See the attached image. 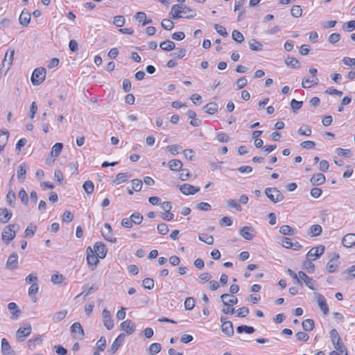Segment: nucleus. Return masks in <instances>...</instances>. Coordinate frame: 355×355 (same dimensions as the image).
<instances>
[{"label":"nucleus","mask_w":355,"mask_h":355,"mask_svg":"<svg viewBox=\"0 0 355 355\" xmlns=\"http://www.w3.org/2000/svg\"><path fill=\"white\" fill-rule=\"evenodd\" d=\"M19 226L17 224H10L6 226L2 232V240L6 243H9L16 236V231Z\"/></svg>","instance_id":"1"},{"label":"nucleus","mask_w":355,"mask_h":355,"mask_svg":"<svg viewBox=\"0 0 355 355\" xmlns=\"http://www.w3.org/2000/svg\"><path fill=\"white\" fill-rule=\"evenodd\" d=\"M329 335L331 343L336 350L340 352H345V349H347L344 343L342 342L341 338L336 329H331L329 332Z\"/></svg>","instance_id":"2"},{"label":"nucleus","mask_w":355,"mask_h":355,"mask_svg":"<svg viewBox=\"0 0 355 355\" xmlns=\"http://www.w3.org/2000/svg\"><path fill=\"white\" fill-rule=\"evenodd\" d=\"M265 194L274 203L284 200V196L276 187H268L265 189Z\"/></svg>","instance_id":"3"},{"label":"nucleus","mask_w":355,"mask_h":355,"mask_svg":"<svg viewBox=\"0 0 355 355\" xmlns=\"http://www.w3.org/2000/svg\"><path fill=\"white\" fill-rule=\"evenodd\" d=\"M46 69L39 67L35 69L31 76V83L33 85H39L45 80Z\"/></svg>","instance_id":"4"},{"label":"nucleus","mask_w":355,"mask_h":355,"mask_svg":"<svg viewBox=\"0 0 355 355\" xmlns=\"http://www.w3.org/2000/svg\"><path fill=\"white\" fill-rule=\"evenodd\" d=\"M86 252L87 264L91 268V270H94L99 262V258L97 257V255L94 254V250L91 247H88L87 248Z\"/></svg>","instance_id":"5"},{"label":"nucleus","mask_w":355,"mask_h":355,"mask_svg":"<svg viewBox=\"0 0 355 355\" xmlns=\"http://www.w3.org/2000/svg\"><path fill=\"white\" fill-rule=\"evenodd\" d=\"M31 325L29 323L24 324L23 327L19 328L16 332V337L19 341L24 340V338L29 336L31 333Z\"/></svg>","instance_id":"6"},{"label":"nucleus","mask_w":355,"mask_h":355,"mask_svg":"<svg viewBox=\"0 0 355 355\" xmlns=\"http://www.w3.org/2000/svg\"><path fill=\"white\" fill-rule=\"evenodd\" d=\"M324 246L320 245L316 248H311L306 254V258L309 260H315L319 258L324 252Z\"/></svg>","instance_id":"7"},{"label":"nucleus","mask_w":355,"mask_h":355,"mask_svg":"<svg viewBox=\"0 0 355 355\" xmlns=\"http://www.w3.org/2000/svg\"><path fill=\"white\" fill-rule=\"evenodd\" d=\"M300 280L304 282L305 285L309 287L310 289L315 291L316 290L315 285L316 282L311 277H309L305 272L303 271H300L298 272Z\"/></svg>","instance_id":"8"},{"label":"nucleus","mask_w":355,"mask_h":355,"mask_svg":"<svg viewBox=\"0 0 355 355\" xmlns=\"http://www.w3.org/2000/svg\"><path fill=\"white\" fill-rule=\"evenodd\" d=\"M102 316L104 326L107 330L112 329L114 327V322L111 318L110 311H108L107 309H104L102 312Z\"/></svg>","instance_id":"9"},{"label":"nucleus","mask_w":355,"mask_h":355,"mask_svg":"<svg viewBox=\"0 0 355 355\" xmlns=\"http://www.w3.org/2000/svg\"><path fill=\"white\" fill-rule=\"evenodd\" d=\"M180 191L184 195H194L200 191V187H194L189 184H184L180 186Z\"/></svg>","instance_id":"10"},{"label":"nucleus","mask_w":355,"mask_h":355,"mask_svg":"<svg viewBox=\"0 0 355 355\" xmlns=\"http://www.w3.org/2000/svg\"><path fill=\"white\" fill-rule=\"evenodd\" d=\"M71 331L73 336L76 338L83 339L84 337V331L80 323L76 322L71 327Z\"/></svg>","instance_id":"11"},{"label":"nucleus","mask_w":355,"mask_h":355,"mask_svg":"<svg viewBox=\"0 0 355 355\" xmlns=\"http://www.w3.org/2000/svg\"><path fill=\"white\" fill-rule=\"evenodd\" d=\"M94 253H96V255L100 259H103L105 257L107 254V249L105 244L102 242H97L94 245Z\"/></svg>","instance_id":"12"},{"label":"nucleus","mask_w":355,"mask_h":355,"mask_svg":"<svg viewBox=\"0 0 355 355\" xmlns=\"http://www.w3.org/2000/svg\"><path fill=\"white\" fill-rule=\"evenodd\" d=\"M315 298L317 299L318 304L321 309V311L323 312L324 315H327L329 313V306L327 304L326 299L324 297L318 293H315Z\"/></svg>","instance_id":"13"},{"label":"nucleus","mask_w":355,"mask_h":355,"mask_svg":"<svg viewBox=\"0 0 355 355\" xmlns=\"http://www.w3.org/2000/svg\"><path fill=\"white\" fill-rule=\"evenodd\" d=\"M282 245L286 248H291L297 250L302 248V245L297 241H293V239L288 237H284L282 239Z\"/></svg>","instance_id":"14"},{"label":"nucleus","mask_w":355,"mask_h":355,"mask_svg":"<svg viewBox=\"0 0 355 355\" xmlns=\"http://www.w3.org/2000/svg\"><path fill=\"white\" fill-rule=\"evenodd\" d=\"M220 300L225 306H233L238 302V299L236 296L227 293L220 295Z\"/></svg>","instance_id":"15"},{"label":"nucleus","mask_w":355,"mask_h":355,"mask_svg":"<svg viewBox=\"0 0 355 355\" xmlns=\"http://www.w3.org/2000/svg\"><path fill=\"white\" fill-rule=\"evenodd\" d=\"M125 338V334H120L114 340L112 345H111L109 352L112 354H114L116 352L118 349L120 347V346L122 345L123 340Z\"/></svg>","instance_id":"16"},{"label":"nucleus","mask_w":355,"mask_h":355,"mask_svg":"<svg viewBox=\"0 0 355 355\" xmlns=\"http://www.w3.org/2000/svg\"><path fill=\"white\" fill-rule=\"evenodd\" d=\"M182 8V5L175 4L171 7V10L169 13V16L173 19H178L180 18H183V15H182L181 10Z\"/></svg>","instance_id":"17"},{"label":"nucleus","mask_w":355,"mask_h":355,"mask_svg":"<svg viewBox=\"0 0 355 355\" xmlns=\"http://www.w3.org/2000/svg\"><path fill=\"white\" fill-rule=\"evenodd\" d=\"M121 327L128 334H132L136 329L135 324L130 320L123 321L121 324Z\"/></svg>","instance_id":"18"},{"label":"nucleus","mask_w":355,"mask_h":355,"mask_svg":"<svg viewBox=\"0 0 355 355\" xmlns=\"http://www.w3.org/2000/svg\"><path fill=\"white\" fill-rule=\"evenodd\" d=\"M254 231V230L252 227L244 226L242 229L240 230L239 234L245 239L248 241H252L253 239L252 232Z\"/></svg>","instance_id":"19"},{"label":"nucleus","mask_w":355,"mask_h":355,"mask_svg":"<svg viewBox=\"0 0 355 355\" xmlns=\"http://www.w3.org/2000/svg\"><path fill=\"white\" fill-rule=\"evenodd\" d=\"M339 258L338 254H334L333 257L330 259L327 264V270L329 272H334L338 268V263L336 261Z\"/></svg>","instance_id":"20"},{"label":"nucleus","mask_w":355,"mask_h":355,"mask_svg":"<svg viewBox=\"0 0 355 355\" xmlns=\"http://www.w3.org/2000/svg\"><path fill=\"white\" fill-rule=\"evenodd\" d=\"M1 352L3 355H17L6 338L1 340Z\"/></svg>","instance_id":"21"},{"label":"nucleus","mask_w":355,"mask_h":355,"mask_svg":"<svg viewBox=\"0 0 355 355\" xmlns=\"http://www.w3.org/2000/svg\"><path fill=\"white\" fill-rule=\"evenodd\" d=\"M18 267V255L17 253L11 254L6 262V268L8 269H16Z\"/></svg>","instance_id":"22"},{"label":"nucleus","mask_w":355,"mask_h":355,"mask_svg":"<svg viewBox=\"0 0 355 355\" xmlns=\"http://www.w3.org/2000/svg\"><path fill=\"white\" fill-rule=\"evenodd\" d=\"M343 245L346 248H351L355 245V234H347L345 235L342 240Z\"/></svg>","instance_id":"23"},{"label":"nucleus","mask_w":355,"mask_h":355,"mask_svg":"<svg viewBox=\"0 0 355 355\" xmlns=\"http://www.w3.org/2000/svg\"><path fill=\"white\" fill-rule=\"evenodd\" d=\"M221 330L223 334L228 336H233L234 333L233 324L231 321L223 322V324L221 325Z\"/></svg>","instance_id":"24"},{"label":"nucleus","mask_w":355,"mask_h":355,"mask_svg":"<svg viewBox=\"0 0 355 355\" xmlns=\"http://www.w3.org/2000/svg\"><path fill=\"white\" fill-rule=\"evenodd\" d=\"M31 20V13L26 9H24L19 18V23L24 26H27Z\"/></svg>","instance_id":"25"},{"label":"nucleus","mask_w":355,"mask_h":355,"mask_svg":"<svg viewBox=\"0 0 355 355\" xmlns=\"http://www.w3.org/2000/svg\"><path fill=\"white\" fill-rule=\"evenodd\" d=\"M325 176L322 173L314 174L310 179L312 185H321L325 182Z\"/></svg>","instance_id":"26"},{"label":"nucleus","mask_w":355,"mask_h":355,"mask_svg":"<svg viewBox=\"0 0 355 355\" xmlns=\"http://www.w3.org/2000/svg\"><path fill=\"white\" fill-rule=\"evenodd\" d=\"M12 212L6 208H0V222L6 223L12 217Z\"/></svg>","instance_id":"27"},{"label":"nucleus","mask_w":355,"mask_h":355,"mask_svg":"<svg viewBox=\"0 0 355 355\" xmlns=\"http://www.w3.org/2000/svg\"><path fill=\"white\" fill-rule=\"evenodd\" d=\"M130 177V175L128 173H119L116 175L115 179L112 181V183L116 185L120 184L126 182Z\"/></svg>","instance_id":"28"},{"label":"nucleus","mask_w":355,"mask_h":355,"mask_svg":"<svg viewBox=\"0 0 355 355\" xmlns=\"http://www.w3.org/2000/svg\"><path fill=\"white\" fill-rule=\"evenodd\" d=\"M182 15L184 18L191 19L193 18L196 15V12L195 10L190 8L186 6H183L181 10Z\"/></svg>","instance_id":"29"},{"label":"nucleus","mask_w":355,"mask_h":355,"mask_svg":"<svg viewBox=\"0 0 355 355\" xmlns=\"http://www.w3.org/2000/svg\"><path fill=\"white\" fill-rule=\"evenodd\" d=\"M206 113L213 114L218 111V105L216 102H210L203 107Z\"/></svg>","instance_id":"30"},{"label":"nucleus","mask_w":355,"mask_h":355,"mask_svg":"<svg viewBox=\"0 0 355 355\" xmlns=\"http://www.w3.org/2000/svg\"><path fill=\"white\" fill-rule=\"evenodd\" d=\"M286 64L293 69H298L300 67V63L299 60L295 58L288 56L285 60Z\"/></svg>","instance_id":"31"},{"label":"nucleus","mask_w":355,"mask_h":355,"mask_svg":"<svg viewBox=\"0 0 355 355\" xmlns=\"http://www.w3.org/2000/svg\"><path fill=\"white\" fill-rule=\"evenodd\" d=\"M159 47L163 51H170L173 50L175 48V44L172 41L166 40V41L162 42L159 44Z\"/></svg>","instance_id":"32"},{"label":"nucleus","mask_w":355,"mask_h":355,"mask_svg":"<svg viewBox=\"0 0 355 355\" xmlns=\"http://www.w3.org/2000/svg\"><path fill=\"white\" fill-rule=\"evenodd\" d=\"M168 167L171 171H177L182 168V163L179 159H172L168 164Z\"/></svg>","instance_id":"33"},{"label":"nucleus","mask_w":355,"mask_h":355,"mask_svg":"<svg viewBox=\"0 0 355 355\" xmlns=\"http://www.w3.org/2000/svg\"><path fill=\"white\" fill-rule=\"evenodd\" d=\"M26 165L25 163H22L19 165L17 170V178L21 182H24L26 178Z\"/></svg>","instance_id":"34"},{"label":"nucleus","mask_w":355,"mask_h":355,"mask_svg":"<svg viewBox=\"0 0 355 355\" xmlns=\"http://www.w3.org/2000/svg\"><path fill=\"white\" fill-rule=\"evenodd\" d=\"M249 47L252 51H260L263 49V44L259 41L252 39L249 41Z\"/></svg>","instance_id":"35"},{"label":"nucleus","mask_w":355,"mask_h":355,"mask_svg":"<svg viewBox=\"0 0 355 355\" xmlns=\"http://www.w3.org/2000/svg\"><path fill=\"white\" fill-rule=\"evenodd\" d=\"M279 233L283 235L293 236L295 234L296 232L291 226L284 225L280 227Z\"/></svg>","instance_id":"36"},{"label":"nucleus","mask_w":355,"mask_h":355,"mask_svg":"<svg viewBox=\"0 0 355 355\" xmlns=\"http://www.w3.org/2000/svg\"><path fill=\"white\" fill-rule=\"evenodd\" d=\"M8 309L10 311H12V318L17 319L19 318L21 313V311L19 309H17V305L15 302H10L8 304Z\"/></svg>","instance_id":"37"},{"label":"nucleus","mask_w":355,"mask_h":355,"mask_svg":"<svg viewBox=\"0 0 355 355\" xmlns=\"http://www.w3.org/2000/svg\"><path fill=\"white\" fill-rule=\"evenodd\" d=\"M302 325L305 331H311L314 328L315 322L312 319H306L302 322Z\"/></svg>","instance_id":"38"},{"label":"nucleus","mask_w":355,"mask_h":355,"mask_svg":"<svg viewBox=\"0 0 355 355\" xmlns=\"http://www.w3.org/2000/svg\"><path fill=\"white\" fill-rule=\"evenodd\" d=\"M236 331L238 334H242L243 332L251 334L255 331V329L253 327L247 326V325H241L236 328Z\"/></svg>","instance_id":"39"},{"label":"nucleus","mask_w":355,"mask_h":355,"mask_svg":"<svg viewBox=\"0 0 355 355\" xmlns=\"http://www.w3.org/2000/svg\"><path fill=\"white\" fill-rule=\"evenodd\" d=\"M322 227L320 225L315 224L313 225L310 227V232L309 234H311V236H319L322 232Z\"/></svg>","instance_id":"40"},{"label":"nucleus","mask_w":355,"mask_h":355,"mask_svg":"<svg viewBox=\"0 0 355 355\" xmlns=\"http://www.w3.org/2000/svg\"><path fill=\"white\" fill-rule=\"evenodd\" d=\"M8 53L7 52L6 53V55H5V58H4V60L3 61V67L6 66V62H7V69H6V71L8 70V69L10 68V65L12 64V60H13V57H14V54H15V50H11L10 51V55H9V57H8V60H7V57H8Z\"/></svg>","instance_id":"41"},{"label":"nucleus","mask_w":355,"mask_h":355,"mask_svg":"<svg viewBox=\"0 0 355 355\" xmlns=\"http://www.w3.org/2000/svg\"><path fill=\"white\" fill-rule=\"evenodd\" d=\"M62 148L63 144L62 143H56L55 144H54L52 147L51 152V156H53L55 157H58L60 154Z\"/></svg>","instance_id":"42"},{"label":"nucleus","mask_w":355,"mask_h":355,"mask_svg":"<svg viewBox=\"0 0 355 355\" xmlns=\"http://www.w3.org/2000/svg\"><path fill=\"white\" fill-rule=\"evenodd\" d=\"M42 342V336H39L37 337H36L35 339L32 340V339H30L28 341V347L30 349H33L35 348V347L37 345H40Z\"/></svg>","instance_id":"43"},{"label":"nucleus","mask_w":355,"mask_h":355,"mask_svg":"<svg viewBox=\"0 0 355 355\" xmlns=\"http://www.w3.org/2000/svg\"><path fill=\"white\" fill-rule=\"evenodd\" d=\"M232 37L234 41H236L238 43H241L244 41V36L240 31L237 30H234L232 31Z\"/></svg>","instance_id":"44"},{"label":"nucleus","mask_w":355,"mask_h":355,"mask_svg":"<svg viewBox=\"0 0 355 355\" xmlns=\"http://www.w3.org/2000/svg\"><path fill=\"white\" fill-rule=\"evenodd\" d=\"M130 219L134 224L139 225L143 220V216L139 212H135L130 216Z\"/></svg>","instance_id":"45"},{"label":"nucleus","mask_w":355,"mask_h":355,"mask_svg":"<svg viewBox=\"0 0 355 355\" xmlns=\"http://www.w3.org/2000/svg\"><path fill=\"white\" fill-rule=\"evenodd\" d=\"M83 187L87 194L92 193L94 189V184L90 180L85 181L83 185Z\"/></svg>","instance_id":"46"},{"label":"nucleus","mask_w":355,"mask_h":355,"mask_svg":"<svg viewBox=\"0 0 355 355\" xmlns=\"http://www.w3.org/2000/svg\"><path fill=\"white\" fill-rule=\"evenodd\" d=\"M162 346L159 343H152L149 347V352L151 355H155L161 351Z\"/></svg>","instance_id":"47"},{"label":"nucleus","mask_w":355,"mask_h":355,"mask_svg":"<svg viewBox=\"0 0 355 355\" xmlns=\"http://www.w3.org/2000/svg\"><path fill=\"white\" fill-rule=\"evenodd\" d=\"M287 274L291 276L293 279V282L295 284H299L300 286H302V282L300 280L299 275H297L294 271L291 269H288L286 270Z\"/></svg>","instance_id":"48"},{"label":"nucleus","mask_w":355,"mask_h":355,"mask_svg":"<svg viewBox=\"0 0 355 355\" xmlns=\"http://www.w3.org/2000/svg\"><path fill=\"white\" fill-rule=\"evenodd\" d=\"M195 306V300L193 297H187L184 301V308L186 310L190 311L193 309Z\"/></svg>","instance_id":"49"},{"label":"nucleus","mask_w":355,"mask_h":355,"mask_svg":"<svg viewBox=\"0 0 355 355\" xmlns=\"http://www.w3.org/2000/svg\"><path fill=\"white\" fill-rule=\"evenodd\" d=\"M161 24L162 28L167 31H170L174 27V23L169 19H164Z\"/></svg>","instance_id":"50"},{"label":"nucleus","mask_w":355,"mask_h":355,"mask_svg":"<svg viewBox=\"0 0 355 355\" xmlns=\"http://www.w3.org/2000/svg\"><path fill=\"white\" fill-rule=\"evenodd\" d=\"M143 186V182L141 180L134 179L132 180V188L135 191H141Z\"/></svg>","instance_id":"51"},{"label":"nucleus","mask_w":355,"mask_h":355,"mask_svg":"<svg viewBox=\"0 0 355 355\" xmlns=\"http://www.w3.org/2000/svg\"><path fill=\"white\" fill-rule=\"evenodd\" d=\"M302 101H298L294 98L291 101V107L293 112H296L298 110H300L302 107Z\"/></svg>","instance_id":"52"},{"label":"nucleus","mask_w":355,"mask_h":355,"mask_svg":"<svg viewBox=\"0 0 355 355\" xmlns=\"http://www.w3.org/2000/svg\"><path fill=\"white\" fill-rule=\"evenodd\" d=\"M67 313V310H62V311H58L54 315V316L53 318V320L55 322L61 321L62 320H63L65 318Z\"/></svg>","instance_id":"53"},{"label":"nucleus","mask_w":355,"mask_h":355,"mask_svg":"<svg viewBox=\"0 0 355 355\" xmlns=\"http://www.w3.org/2000/svg\"><path fill=\"white\" fill-rule=\"evenodd\" d=\"M227 207L230 208H234L237 211H241V206L237 202L236 200L233 199H230L227 200Z\"/></svg>","instance_id":"54"},{"label":"nucleus","mask_w":355,"mask_h":355,"mask_svg":"<svg viewBox=\"0 0 355 355\" xmlns=\"http://www.w3.org/2000/svg\"><path fill=\"white\" fill-rule=\"evenodd\" d=\"M212 277V275L211 273L209 272H204V273H201L199 276H198V281L200 282V283L201 284H205V282L209 281Z\"/></svg>","instance_id":"55"},{"label":"nucleus","mask_w":355,"mask_h":355,"mask_svg":"<svg viewBox=\"0 0 355 355\" xmlns=\"http://www.w3.org/2000/svg\"><path fill=\"white\" fill-rule=\"evenodd\" d=\"M9 137L8 131L0 130V144L6 146Z\"/></svg>","instance_id":"56"},{"label":"nucleus","mask_w":355,"mask_h":355,"mask_svg":"<svg viewBox=\"0 0 355 355\" xmlns=\"http://www.w3.org/2000/svg\"><path fill=\"white\" fill-rule=\"evenodd\" d=\"M18 196L20 198L22 203H24V205L28 204V197L24 189L22 188L19 190L18 193Z\"/></svg>","instance_id":"57"},{"label":"nucleus","mask_w":355,"mask_h":355,"mask_svg":"<svg viewBox=\"0 0 355 355\" xmlns=\"http://www.w3.org/2000/svg\"><path fill=\"white\" fill-rule=\"evenodd\" d=\"M142 286L146 289L151 290L154 286V281L151 278H145L142 281Z\"/></svg>","instance_id":"58"},{"label":"nucleus","mask_w":355,"mask_h":355,"mask_svg":"<svg viewBox=\"0 0 355 355\" xmlns=\"http://www.w3.org/2000/svg\"><path fill=\"white\" fill-rule=\"evenodd\" d=\"M125 18L122 15H117L114 17L113 24L117 27H122L125 24Z\"/></svg>","instance_id":"59"},{"label":"nucleus","mask_w":355,"mask_h":355,"mask_svg":"<svg viewBox=\"0 0 355 355\" xmlns=\"http://www.w3.org/2000/svg\"><path fill=\"white\" fill-rule=\"evenodd\" d=\"M291 11L292 16L294 17H300L302 16V10L300 6H293Z\"/></svg>","instance_id":"60"},{"label":"nucleus","mask_w":355,"mask_h":355,"mask_svg":"<svg viewBox=\"0 0 355 355\" xmlns=\"http://www.w3.org/2000/svg\"><path fill=\"white\" fill-rule=\"evenodd\" d=\"M312 260H308L305 261L303 263L304 269L309 272V273H313L315 270V266L311 262Z\"/></svg>","instance_id":"61"},{"label":"nucleus","mask_w":355,"mask_h":355,"mask_svg":"<svg viewBox=\"0 0 355 355\" xmlns=\"http://www.w3.org/2000/svg\"><path fill=\"white\" fill-rule=\"evenodd\" d=\"M96 347L98 351H104L106 347V339L104 336H101L97 341Z\"/></svg>","instance_id":"62"},{"label":"nucleus","mask_w":355,"mask_h":355,"mask_svg":"<svg viewBox=\"0 0 355 355\" xmlns=\"http://www.w3.org/2000/svg\"><path fill=\"white\" fill-rule=\"evenodd\" d=\"M250 313V310L248 307L243 306L239 309L236 311V315L239 318L246 317Z\"/></svg>","instance_id":"63"},{"label":"nucleus","mask_w":355,"mask_h":355,"mask_svg":"<svg viewBox=\"0 0 355 355\" xmlns=\"http://www.w3.org/2000/svg\"><path fill=\"white\" fill-rule=\"evenodd\" d=\"M349 275L352 277H355V265L351 266L348 269L345 270L342 272V275L344 278L347 279L346 275Z\"/></svg>","instance_id":"64"}]
</instances>
